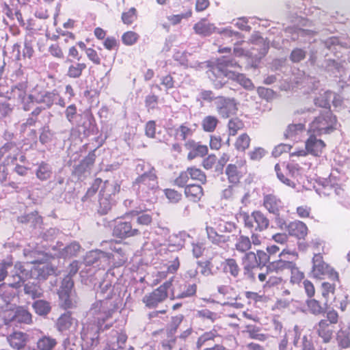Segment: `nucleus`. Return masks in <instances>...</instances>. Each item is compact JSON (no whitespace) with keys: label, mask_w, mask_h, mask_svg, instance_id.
Masks as SVG:
<instances>
[{"label":"nucleus","mask_w":350,"mask_h":350,"mask_svg":"<svg viewBox=\"0 0 350 350\" xmlns=\"http://www.w3.org/2000/svg\"><path fill=\"white\" fill-rule=\"evenodd\" d=\"M27 82L18 83L12 88L11 94L24 111H29L34 104H39L43 109H50L53 105L61 107L66 106L65 99L57 90H46L42 87L36 86L29 94H27Z\"/></svg>","instance_id":"1"},{"label":"nucleus","mask_w":350,"mask_h":350,"mask_svg":"<svg viewBox=\"0 0 350 350\" xmlns=\"http://www.w3.org/2000/svg\"><path fill=\"white\" fill-rule=\"evenodd\" d=\"M138 176L133 183L137 196L143 200H151L159 188L157 171L150 163L143 160L137 162L135 169Z\"/></svg>","instance_id":"2"},{"label":"nucleus","mask_w":350,"mask_h":350,"mask_svg":"<svg viewBox=\"0 0 350 350\" xmlns=\"http://www.w3.org/2000/svg\"><path fill=\"white\" fill-rule=\"evenodd\" d=\"M111 253L103 252L100 250H92L86 253L82 262L84 267L80 271V276L82 282L88 284V282L92 283L96 287V283H94V275H101L103 271L100 269H105V267L109 264V260L111 257Z\"/></svg>","instance_id":"3"},{"label":"nucleus","mask_w":350,"mask_h":350,"mask_svg":"<svg viewBox=\"0 0 350 350\" xmlns=\"http://www.w3.org/2000/svg\"><path fill=\"white\" fill-rule=\"evenodd\" d=\"M206 73L215 89H221L228 81V74L236 72L228 70V67L239 66L238 62L231 56L225 55L208 64Z\"/></svg>","instance_id":"4"},{"label":"nucleus","mask_w":350,"mask_h":350,"mask_svg":"<svg viewBox=\"0 0 350 350\" xmlns=\"http://www.w3.org/2000/svg\"><path fill=\"white\" fill-rule=\"evenodd\" d=\"M29 274V270L25 268L21 262H16L14 267L12 275L8 278V283L0 285V309H4L15 295L10 288H18L22 286L25 280Z\"/></svg>","instance_id":"5"},{"label":"nucleus","mask_w":350,"mask_h":350,"mask_svg":"<svg viewBox=\"0 0 350 350\" xmlns=\"http://www.w3.org/2000/svg\"><path fill=\"white\" fill-rule=\"evenodd\" d=\"M121 299L113 301L98 300L92 304L87 314V319L104 327L105 322L111 318L113 313L121 306Z\"/></svg>","instance_id":"6"},{"label":"nucleus","mask_w":350,"mask_h":350,"mask_svg":"<svg viewBox=\"0 0 350 350\" xmlns=\"http://www.w3.org/2000/svg\"><path fill=\"white\" fill-rule=\"evenodd\" d=\"M346 180L345 172L336 168L332 170L328 178H320L314 188L320 196H327L332 193L341 196L344 193L342 185Z\"/></svg>","instance_id":"7"},{"label":"nucleus","mask_w":350,"mask_h":350,"mask_svg":"<svg viewBox=\"0 0 350 350\" xmlns=\"http://www.w3.org/2000/svg\"><path fill=\"white\" fill-rule=\"evenodd\" d=\"M111 327V323L105 324L104 327L102 325L95 323L92 321L86 320L83 323L82 329L81 331V339L82 348H90L97 346L99 342V332L108 329Z\"/></svg>","instance_id":"8"},{"label":"nucleus","mask_w":350,"mask_h":350,"mask_svg":"<svg viewBox=\"0 0 350 350\" xmlns=\"http://www.w3.org/2000/svg\"><path fill=\"white\" fill-rule=\"evenodd\" d=\"M336 118L330 110H321L319 115L310 124L308 131L321 135L328 134L336 129Z\"/></svg>","instance_id":"9"},{"label":"nucleus","mask_w":350,"mask_h":350,"mask_svg":"<svg viewBox=\"0 0 350 350\" xmlns=\"http://www.w3.org/2000/svg\"><path fill=\"white\" fill-rule=\"evenodd\" d=\"M120 185L115 181L106 180L101 189L99 199L98 213L106 215L116 202V196L120 191Z\"/></svg>","instance_id":"10"},{"label":"nucleus","mask_w":350,"mask_h":350,"mask_svg":"<svg viewBox=\"0 0 350 350\" xmlns=\"http://www.w3.org/2000/svg\"><path fill=\"white\" fill-rule=\"evenodd\" d=\"M310 108H301L297 109L294 113V120L299 121L298 123L289 124L285 132L284 136L287 139L297 141L299 139L301 135L305 131V123L306 122L309 113L314 112Z\"/></svg>","instance_id":"11"},{"label":"nucleus","mask_w":350,"mask_h":350,"mask_svg":"<svg viewBox=\"0 0 350 350\" xmlns=\"http://www.w3.org/2000/svg\"><path fill=\"white\" fill-rule=\"evenodd\" d=\"M242 216L245 227L251 232H262L269 226V218L260 211H254L251 213H244Z\"/></svg>","instance_id":"12"},{"label":"nucleus","mask_w":350,"mask_h":350,"mask_svg":"<svg viewBox=\"0 0 350 350\" xmlns=\"http://www.w3.org/2000/svg\"><path fill=\"white\" fill-rule=\"evenodd\" d=\"M312 274L314 278L324 279L327 278L335 281L338 278V273L333 268L325 263L321 254H314L312 258Z\"/></svg>","instance_id":"13"},{"label":"nucleus","mask_w":350,"mask_h":350,"mask_svg":"<svg viewBox=\"0 0 350 350\" xmlns=\"http://www.w3.org/2000/svg\"><path fill=\"white\" fill-rule=\"evenodd\" d=\"M239 103L231 97L218 96L214 102V107L218 116L221 118H228L237 114Z\"/></svg>","instance_id":"14"},{"label":"nucleus","mask_w":350,"mask_h":350,"mask_svg":"<svg viewBox=\"0 0 350 350\" xmlns=\"http://www.w3.org/2000/svg\"><path fill=\"white\" fill-rule=\"evenodd\" d=\"M172 286V280L165 282L152 293L146 294L143 297L142 301L149 308L157 307L159 304L163 302L167 297L168 291L171 290Z\"/></svg>","instance_id":"15"},{"label":"nucleus","mask_w":350,"mask_h":350,"mask_svg":"<svg viewBox=\"0 0 350 350\" xmlns=\"http://www.w3.org/2000/svg\"><path fill=\"white\" fill-rule=\"evenodd\" d=\"M316 134L310 135L305 143V149H300L291 153V157H305L308 154H310L315 157L320 156L323 150L325 147L324 142L320 139H317Z\"/></svg>","instance_id":"16"},{"label":"nucleus","mask_w":350,"mask_h":350,"mask_svg":"<svg viewBox=\"0 0 350 350\" xmlns=\"http://www.w3.org/2000/svg\"><path fill=\"white\" fill-rule=\"evenodd\" d=\"M139 234L138 229L133 228L130 221L119 219L116 221L113 230V236L124 239L137 236Z\"/></svg>","instance_id":"17"},{"label":"nucleus","mask_w":350,"mask_h":350,"mask_svg":"<svg viewBox=\"0 0 350 350\" xmlns=\"http://www.w3.org/2000/svg\"><path fill=\"white\" fill-rule=\"evenodd\" d=\"M55 326L59 332L63 333L68 331L70 334L72 335L78 326V321L68 312L62 314L57 319Z\"/></svg>","instance_id":"18"},{"label":"nucleus","mask_w":350,"mask_h":350,"mask_svg":"<svg viewBox=\"0 0 350 350\" xmlns=\"http://www.w3.org/2000/svg\"><path fill=\"white\" fill-rule=\"evenodd\" d=\"M171 299H184L191 297L196 295L197 285L184 282L180 284L176 288H171Z\"/></svg>","instance_id":"19"},{"label":"nucleus","mask_w":350,"mask_h":350,"mask_svg":"<svg viewBox=\"0 0 350 350\" xmlns=\"http://www.w3.org/2000/svg\"><path fill=\"white\" fill-rule=\"evenodd\" d=\"M19 149L13 142H6L0 148V161L4 159L3 164L8 165L13 163L17 158Z\"/></svg>","instance_id":"20"},{"label":"nucleus","mask_w":350,"mask_h":350,"mask_svg":"<svg viewBox=\"0 0 350 350\" xmlns=\"http://www.w3.org/2000/svg\"><path fill=\"white\" fill-rule=\"evenodd\" d=\"M95 150L89 152L79 165H76L74 168L73 173L77 175L79 178L86 174H90L92 167L93 166L95 159Z\"/></svg>","instance_id":"21"},{"label":"nucleus","mask_w":350,"mask_h":350,"mask_svg":"<svg viewBox=\"0 0 350 350\" xmlns=\"http://www.w3.org/2000/svg\"><path fill=\"white\" fill-rule=\"evenodd\" d=\"M262 205L271 214H276L278 212H281L284 208L282 200L273 193L263 195Z\"/></svg>","instance_id":"22"},{"label":"nucleus","mask_w":350,"mask_h":350,"mask_svg":"<svg viewBox=\"0 0 350 350\" xmlns=\"http://www.w3.org/2000/svg\"><path fill=\"white\" fill-rule=\"evenodd\" d=\"M208 239L213 245L226 250L228 248L230 237L218 234L213 227L206 226V228Z\"/></svg>","instance_id":"23"},{"label":"nucleus","mask_w":350,"mask_h":350,"mask_svg":"<svg viewBox=\"0 0 350 350\" xmlns=\"http://www.w3.org/2000/svg\"><path fill=\"white\" fill-rule=\"evenodd\" d=\"M185 146L189 150L187 155L189 160H192L198 157H204L208 153L207 146L202 145L193 139L187 141L185 144Z\"/></svg>","instance_id":"24"},{"label":"nucleus","mask_w":350,"mask_h":350,"mask_svg":"<svg viewBox=\"0 0 350 350\" xmlns=\"http://www.w3.org/2000/svg\"><path fill=\"white\" fill-rule=\"evenodd\" d=\"M56 269L48 263H40L31 269V277L38 280H44L49 275L55 274Z\"/></svg>","instance_id":"25"},{"label":"nucleus","mask_w":350,"mask_h":350,"mask_svg":"<svg viewBox=\"0 0 350 350\" xmlns=\"http://www.w3.org/2000/svg\"><path fill=\"white\" fill-rule=\"evenodd\" d=\"M244 273L250 278H254L253 270L259 267L254 252H249L243 258Z\"/></svg>","instance_id":"26"},{"label":"nucleus","mask_w":350,"mask_h":350,"mask_svg":"<svg viewBox=\"0 0 350 350\" xmlns=\"http://www.w3.org/2000/svg\"><path fill=\"white\" fill-rule=\"evenodd\" d=\"M11 314L9 320L13 323L29 324L32 321L31 313L23 307L17 308L10 313Z\"/></svg>","instance_id":"27"},{"label":"nucleus","mask_w":350,"mask_h":350,"mask_svg":"<svg viewBox=\"0 0 350 350\" xmlns=\"http://www.w3.org/2000/svg\"><path fill=\"white\" fill-rule=\"evenodd\" d=\"M63 244L57 243V247H59V257L66 258L75 256L81 249V245L77 241H73L66 246L61 248ZM53 249H56V246L53 247Z\"/></svg>","instance_id":"28"},{"label":"nucleus","mask_w":350,"mask_h":350,"mask_svg":"<svg viewBox=\"0 0 350 350\" xmlns=\"http://www.w3.org/2000/svg\"><path fill=\"white\" fill-rule=\"evenodd\" d=\"M286 230L291 236L295 237L298 239H302L307 234L308 228L304 222L300 221H294L288 224V227Z\"/></svg>","instance_id":"29"},{"label":"nucleus","mask_w":350,"mask_h":350,"mask_svg":"<svg viewBox=\"0 0 350 350\" xmlns=\"http://www.w3.org/2000/svg\"><path fill=\"white\" fill-rule=\"evenodd\" d=\"M28 338L29 336L27 334L22 332H14L8 336L7 340L12 348L20 349L25 346Z\"/></svg>","instance_id":"30"},{"label":"nucleus","mask_w":350,"mask_h":350,"mask_svg":"<svg viewBox=\"0 0 350 350\" xmlns=\"http://www.w3.org/2000/svg\"><path fill=\"white\" fill-rule=\"evenodd\" d=\"M314 329L318 336L322 338L323 342L328 343L330 342L332 338L333 331L329 328V323L327 322V320H321L319 323L314 326Z\"/></svg>","instance_id":"31"},{"label":"nucleus","mask_w":350,"mask_h":350,"mask_svg":"<svg viewBox=\"0 0 350 350\" xmlns=\"http://www.w3.org/2000/svg\"><path fill=\"white\" fill-rule=\"evenodd\" d=\"M191 237L185 232H180L177 234H173L169 239V250L171 251L180 250Z\"/></svg>","instance_id":"32"},{"label":"nucleus","mask_w":350,"mask_h":350,"mask_svg":"<svg viewBox=\"0 0 350 350\" xmlns=\"http://www.w3.org/2000/svg\"><path fill=\"white\" fill-rule=\"evenodd\" d=\"M295 264L293 261L274 260L268 265L267 269L277 273L288 275Z\"/></svg>","instance_id":"33"},{"label":"nucleus","mask_w":350,"mask_h":350,"mask_svg":"<svg viewBox=\"0 0 350 350\" xmlns=\"http://www.w3.org/2000/svg\"><path fill=\"white\" fill-rule=\"evenodd\" d=\"M113 286L111 283L107 280H103L99 282L98 289L96 290V296L102 300L111 301L113 299Z\"/></svg>","instance_id":"34"},{"label":"nucleus","mask_w":350,"mask_h":350,"mask_svg":"<svg viewBox=\"0 0 350 350\" xmlns=\"http://www.w3.org/2000/svg\"><path fill=\"white\" fill-rule=\"evenodd\" d=\"M35 174L37 178L41 181H44L51 177L53 174V168L49 163L45 161H41L36 164Z\"/></svg>","instance_id":"35"},{"label":"nucleus","mask_w":350,"mask_h":350,"mask_svg":"<svg viewBox=\"0 0 350 350\" xmlns=\"http://www.w3.org/2000/svg\"><path fill=\"white\" fill-rule=\"evenodd\" d=\"M301 333L302 329L297 325H295L292 330H288V334L291 336V340L293 345L295 348L300 347L302 349L303 338L306 336L307 337V339H308L311 342L312 345L314 346L312 340L310 336L304 335L301 336Z\"/></svg>","instance_id":"36"},{"label":"nucleus","mask_w":350,"mask_h":350,"mask_svg":"<svg viewBox=\"0 0 350 350\" xmlns=\"http://www.w3.org/2000/svg\"><path fill=\"white\" fill-rule=\"evenodd\" d=\"M196 124H182L175 130L176 137L178 139L186 140L188 137H192L196 131Z\"/></svg>","instance_id":"37"},{"label":"nucleus","mask_w":350,"mask_h":350,"mask_svg":"<svg viewBox=\"0 0 350 350\" xmlns=\"http://www.w3.org/2000/svg\"><path fill=\"white\" fill-rule=\"evenodd\" d=\"M185 194L189 200L198 202L203 196V189L198 184H189L185 187Z\"/></svg>","instance_id":"38"},{"label":"nucleus","mask_w":350,"mask_h":350,"mask_svg":"<svg viewBox=\"0 0 350 350\" xmlns=\"http://www.w3.org/2000/svg\"><path fill=\"white\" fill-rule=\"evenodd\" d=\"M66 63H70L66 75L70 78L77 79L81 76L83 71L86 68L85 63L74 62L72 59L68 58Z\"/></svg>","instance_id":"39"},{"label":"nucleus","mask_w":350,"mask_h":350,"mask_svg":"<svg viewBox=\"0 0 350 350\" xmlns=\"http://www.w3.org/2000/svg\"><path fill=\"white\" fill-rule=\"evenodd\" d=\"M193 29L197 34L202 36H208L216 31V27L213 24L207 23L203 19L193 26Z\"/></svg>","instance_id":"40"},{"label":"nucleus","mask_w":350,"mask_h":350,"mask_svg":"<svg viewBox=\"0 0 350 350\" xmlns=\"http://www.w3.org/2000/svg\"><path fill=\"white\" fill-rule=\"evenodd\" d=\"M213 227L216 231L221 233H232L237 230V225L232 221H225L220 218L215 219Z\"/></svg>","instance_id":"41"},{"label":"nucleus","mask_w":350,"mask_h":350,"mask_svg":"<svg viewBox=\"0 0 350 350\" xmlns=\"http://www.w3.org/2000/svg\"><path fill=\"white\" fill-rule=\"evenodd\" d=\"M333 92L330 90L324 91L314 99V105L317 107L324 108V110H330V101Z\"/></svg>","instance_id":"42"},{"label":"nucleus","mask_w":350,"mask_h":350,"mask_svg":"<svg viewBox=\"0 0 350 350\" xmlns=\"http://www.w3.org/2000/svg\"><path fill=\"white\" fill-rule=\"evenodd\" d=\"M219 264L221 266H223L224 273H230L234 278L239 275L240 268L234 259L227 258L224 261V262H219Z\"/></svg>","instance_id":"43"},{"label":"nucleus","mask_w":350,"mask_h":350,"mask_svg":"<svg viewBox=\"0 0 350 350\" xmlns=\"http://www.w3.org/2000/svg\"><path fill=\"white\" fill-rule=\"evenodd\" d=\"M228 75V80L232 79L238 82L245 89L252 90L254 88V85L252 81L247 78L244 75L238 72L229 73Z\"/></svg>","instance_id":"44"},{"label":"nucleus","mask_w":350,"mask_h":350,"mask_svg":"<svg viewBox=\"0 0 350 350\" xmlns=\"http://www.w3.org/2000/svg\"><path fill=\"white\" fill-rule=\"evenodd\" d=\"M83 120L82 123H79V132H82L84 135H89L94 131V120L89 115H84L81 116Z\"/></svg>","instance_id":"45"},{"label":"nucleus","mask_w":350,"mask_h":350,"mask_svg":"<svg viewBox=\"0 0 350 350\" xmlns=\"http://www.w3.org/2000/svg\"><path fill=\"white\" fill-rule=\"evenodd\" d=\"M325 71L329 72L331 75L336 76L338 73L340 72L342 66L338 62L331 59H326L320 65Z\"/></svg>","instance_id":"46"},{"label":"nucleus","mask_w":350,"mask_h":350,"mask_svg":"<svg viewBox=\"0 0 350 350\" xmlns=\"http://www.w3.org/2000/svg\"><path fill=\"white\" fill-rule=\"evenodd\" d=\"M56 345V339L49 336H42L37 341V347L39 350H53Z\"/></svg>","instance_id":"47"},{"label":"nucleus","mask_w":350,"mask_h":350,"mask_svg":"<svg viewBox=\"0 0 350 350\" xmlns=\"http://www.w3.org/2000/svg\"><path fill=\"white\" fill-rule=\"evenodd\" d=\"M130 214L137 216V222L139 225L148 226L150 224L152 220V215L144 212V210L142 208L132 210Z\"/></svg>","instance_id":"48"},{"label":"nucleus","mask_w":350,"mask_h":350,"mask_svg":"<svg viewBox=\"0 0 350 350\" xmlns=\"http://www.w3.org/2000/svg\"><path fill=\"white\" fill-rule=\"evenodd\" d=\"M286 170L288 174L294 178H296L299 183H301L304 176L305 170L297 163H291L286 165Z\"/></svg>","instance_id":"49"},{"label":"nucleus","mask_w":350,"mask_h":350,"mask_svg":"<svg viewBox=\"0 0 350 350\" xmlns=\"http://www.w3.org/2000/svg\"><path fill=\"white\" fill-rule=\"evenodd\" d=\"M25 293L36 299L42 295V290L40 286L34 282H27L24 285Z\"/></svg>","instance_id":"50"},{"label":"nucleus","mask_w":350,"mask_h":350,"mask_svg":"<svg viewBox=\"0 0 350 350\" xmlns=\"http://www.w3.org/2000/svg\"><path fill=\"white\" fill-rule=\"evenodd\" d=\"M59 298L61 299L62 306L66 309L74 308L77 305V298L74 293H59Z\"/></svg>","instance_id":"51"},{"label":"nucleus","mask_w":350,"mask_h":350,"mask_svg":"<svg viewBox=\"0 0 350 350\" xmlns=\"http://www.w3.org/2000/svg\"><path fill=\"white\" fill-rule=\"evenodd\" d=\"M217 96L211 90H202L196 97V101L201 107L204 106V103L215 102Z\"/></svg>","instance_id":"52"},{"label":"nucleus","mask_w":350,"mask_h":350,"mask_svg":"<svg viewBox=\"0 0 350 350\" xmlns=\"http://www.w3.org/2000/svg\"><path fill=\"white\" fill-rule=\"evenodd\" d=\"M32 306L35 312L40 316L48 314L51 309L50 303L42 299L34 301Z\"/></svg>","instance_id":"53"},{"label":"nucleus","mask_w":350,"mask_h":350,"mask_svg":"<svg viewBox=\"0 0 350 350\" xmlns=\"http://www.w3.org/2000/svg\"><path fill=\"white\" fill-rule=\"evenodd\" d=\"M234 247L238 252L244 253L251 249L252 242L247 236L240 235L237 239Z\"/></svg>","instance_id":"54"},{"label":"nucleus","mask_w":350,"mask_h":350,"mask_svg":"<svg viewBox=\"0 0 350 350\" xmlns=\"http://www.w3.org/2000/svg\"><path fill=\"white\" fill-rule=\"evenodd\" d=\"M219 120L214 116H206L202 120V127L206 132H213L217 127Z\"/></svg>","instance_id":"55"},{"label":"nucleus","mask_w":350,"mask_h":350,"mask_svg":"<svg viewBox=\"0 0 350 350\" xmlns=\"http://www.w3.org/2000/svg\"><path fill=\"white\" fill-rule=\"evenodd\" d=\"M336 340L341 348H348L350 347V332L347 329H340L336 334Z\"/></svg>","instance_id":"56"},{"label":"nucleus","mask_w":350,"mask_h":350,"mask_svg":"<svg viewBox=\"0 0 350 350\" xmlns=\"http://www.w3.org/2000/svg\"><path fill=\"white\" fill-rule=\"evenodd\" d=\"M189 178L191 180H197L201 184H204L206 181V176L205 174L198 168L191 167L187 168Z\"/></svg>","instance_id":"57"},{"label":"nucleus","mask_w":350,"mask_h":350,"mask_svg":"<svg viewBox=\"0 0 350 350\" xmlns=\"http://www.w3.org/2000/svg\"><path fill=\"white\" fill-rule=\"evenodd\" d=\"M226 174L231 183H237L239 181L241 174L238 171L237 167L233 164H229L226 169Z\"/></svg>","instance_id":"58"},{"label":"nucleus","mask_w":350,"mask_h":350,"mask_svg":"<svg viewBox=\"0 0 350 350\" xmlns=\"http://www.w3.org/2000/svg\"><path fill=\"white\" fill-rule=\"evenodd\" d=\"M116 342H112L111 344H107V347L104 350H122L121 344H124L126 342L127 336L126 334L122 333L116 332Z\"/></svg>","instance_id":"59"},{"label":"nucleus","mask_w":350,"mask_h":350,"mask_svg":"<svg viewBox=\"0 0 350 350\" xmlns=\"http://www.w3.org/2000/svg\"><path fill=\"white\" fill-rule=\"evenodd\" d=\"M139 35L135 31H128L122 36V43L126 46H132L139 40Z\"/></svg>","instance_id":"60"},{"label":"nucleus","mask_w":350,"mask_h":350,"mask_svg":"<svg viewBox=\"0 0 350 350\" xmlns=\"http://www.w3.org/2000/svg\"><path fill=\"white\" fill-rule=\"evenodd\" d=\"M260 328L255 325L247 326V332L250 338L260 341H265L267 339V336L265 334L259 333Z\"/></svg>","instance_id":"61"},{"label":"nucleus","mask_w":350,"mask_h":350,"mask_svg":"<svg viewBox=\"0 0 350 350\" xmlns=\"http://www.w3.org/2000/svg\"><path fill=\"white\" fill-rule=\"evenodd\" d=\"M124 24L131 25L137 19V10L135 8H131L128 11L123 12L121 16Z\"/></svg>","instance_id":"62"},{"label":"nucleus","mask_w":350,"mask_h":350,"mask_svg":"<svg viewBox=\"0 0 350 350\" xmlns=\"http://www.w3.org/2000/svg\"><path fill=\"white\" fill-rule=\"evenodd\" d=\"M325 47L329 49L330 51L333 52L336 56L338 57L336 55L338 49H340L342 47L341 44L340 43L339 39L336 37H331L327 39L325 41Z\"/></svg>","instance_id":"63"},{"label":"nucleus","mask_w":350,"mask_h":350,"mask_svg":"<svg viewBox=\"0 0 350 350\" xmlns=\"http://www.w3.org/2000/svg\"><path fill=\"white\" fill-rule=\"evenodd\" d=\"M76 340L75 336L70 334L63 341L62 346L64 350H79V346L75 342Z\"/></svg>","instance_id":"64"}]
</instances>
